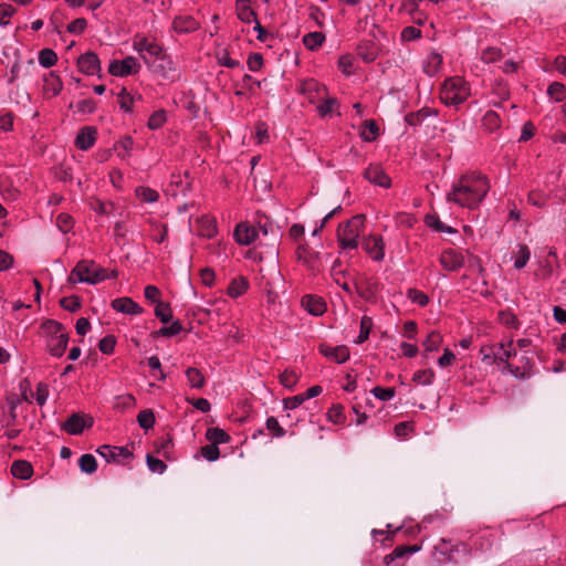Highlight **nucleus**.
Listing matches in <instances>:
<instances>
[{
	"label": "nucleus",
	"mask_w": 566,
	"mask_h": 566,
	"mask_svg": "<svg viewBox=\"0 0 566 566\" xmlns=\"http://www.w3.org/2000/svg\"><path fill=\"white\" fill-rule=\"evenodd\" d=\"M490 190V184L483 175H464L453 184L447 195V201L462 208L475 209Z\"/></svg>",
	"instance_id": "f257e3e1"
},
{
	"label": "nucleus",
	"mask_w": 566,
	"mask_h": 566,
	"mask_svg": "<svg viewBox=\"0 0 566 566\" xmlns=\"http://www.w3.org/2000/svg\"><path fill=\"white\" fill-rule=\"evenodd\" d=\"M133 48L151 72L166 80H175L178 76L174 61L159 44L146 38H138L134 40Z\"/></svg>",
	"instance_id": "f03ea898"
},
{
	"label": "nucleus",
	"mask_w": 566,
	"mask_h": 566,
	"mask_svg": "<svg viewBox=\"0 0 566 566\" xmlns=\"http://www.w3.org/2000/svg\"><path fill=\"white\" fill-rule=\"evenodd\" d=\"M41 328L46 336V348L53 357H62L69 344V334L61 323L48 319Z\"/></svg>",
	"instance_id": "7ed1b4c3"
},
{
	"label": "nucleus",
	"mask_w": 566,
	"mask_h": 566,
	"mask_svg": "<svg viewBox=\"0 0 566 566\" xmlns=\"http://www.w3.org/2000/svg\"><path fill=\"white\" fill-rule=\"evenodd\" d=\"M106 280L105 270L94 261L82 260L71 271L67 281L72 284L87 283L96 284Z\"/></svg>",
	"instance_id": "20e7f679"
},
{
	"label": "nucleus",
	"mask_w": 566,
	"mask_h": 566,
	"mask_svg": "<svg viewBox=\"0 0 566 566\" xmlns=\"http://www.w3.org/2000/svg\"><path fill=\"white\" fill-rule=\"evenodd\" d=\"M365 216L356 214L337 230V240L342 249H356L358 247V238L363 233Z\"/></svg>",
	"instance_id": "39448f33"
},
{
	"label": "nucleus",
	"mask_w": 566,
	"mask_h": 566,
	"mask_svg": "<svg viewBox=\"0 0 566 566\" xmlns=\"http://www.w3.org/2000/svg\"><path fill=\"white\" fill-rule=\"evenodd\" d=\"M470 90L464 80L461 77H451L446 81L441 93V99L447 105L458 107L467 101Z\"/></svg>",
	"instance_id": "423d86ee"
},
{
	"label": "nucleus",
	"mask_w": 566,
	"mask_h": 566,
	"mask_svg": "<svg viewBox=\"0 0 566 566\" xmlns=\"http://www.w3.org/2000/svg\"><path fill=\"white\" fill-rule=\"evenodd\" d=\"M140 65L136 57L126 56L123 60H113L109 62L108 72L114 76H127L138 73Z\"/></svg>",
	"instance_id": "0eeeda50"
},
{
	"label": "nucleus",
	"mask_w": 566,
	"mask_h": 566,
	"mask_svg": "<svg viewBox=\"0 0 566 566\" xmlns=\"http://www.w3.org/2000/svg\"><path fill=\"white\" fill-rule=\"evenodd\" d=\"M300 91L307 97L310 103L321 102V99L327 96L326 86L313 78L304 81L300 86Z\"/></svg>",
	"instance_id": "6e6552de"
},
{
	"label": "nucleus",
	"mask_w": 566,
	"mask_h": 566,
	"mask_svg": "<svg viewBox=\"0 0 566 566\" xmlns=\"http://www.w3.org/2000/svg\"><path fill=\"white\" fill-rule=\"evenodd\" d=\"M92 426V417H85L81 413H73L63 423L62 429L65 430L69 434L78 436L84 431L85 428H91Z\"/></svg>",
	"instance_id": "1a4fd4ad"
},
{
	"label": "nucleus",
	"mask_w": 566,
	"mask_h": 566,
	"mask_svg": "<svg viewBox=\"0 0 566 566\" xmlns=\"http://www.w3.org/2000/svg\"><path fill=\"white\" fill-rule=\"evenodd\" d=\"M361 247L374 261L380 262L384 260L385 245L381 237L373 234L365 237L361 241Z\"/></svg>",
	"instance_id": "9d476101"
},
{
	"label": "nucleus",
	"mask_w": 566,
	"mask_h": 566,
	"mask_svg": "<svg viewBox=\"0 0 566 566\" xmlns=\"http://www.w3.org/2000/svg\"><path fill=\"white\" fill-rule=\"evenodd\" d=\"M439 262L444 270L457 271L464 265V255L460 251L447 249L442 251Z\"/></svg>",
	"instance_id": "9b49d317"
},
{
	"label": "nucleus",
	"mask_w": 566,
	"mask_h": 566,
	"mask_svg": "<svg viewBox=\"0 0 566 566\" xmlns=\"http://www.w3.org/2000/svg\"><path fill=\"white\" fill-rule=\"evenodd\" d=\"M364 178L367 179L370 184L382 187L385 189H388L391 186V179L379 165H369L364 171Z\"/></svg>",
	"instance_id": "f8f14e48"
},
{
	"label": "nucleus",
	"mask_w": 566,
	"mask_h": 566,
	"mask_svg": "<svg viewBox=\"0 0 566 566\" xmlns=\"http://www.w3.org/2000/svg\"><path fill=\"white\" fill-rule=\"evenodd\" d=\"M80 71L86 75H96L101 72V62L94 52H86L77 59Z\"/></svg>",
	"instance_id": "ddd939ff"
},
{
	"label": "nucleus",
	"mask_w": 566,
	"mask_h": 566,
	"mask_svg": "<svg viewBox=\"0 0 566 566\" xmlns=\"http://www.w3.org/2000/svg\"><path fill=\"white\" fill-rule=\"evenodd\" d=\"M233 235L240 245H250L256 239L258 231L249 223L241 222L235 227Z\"/></svg>",
	"instance_id": "4468645a"
},
{
	"label": "nucleus",
	"mask_w": 566,
	"mask_h": 566,
	"mask_svg": "<svg viewBox=\"0 0 566 566\" xmlns=\"http://www.w3.org/2000/svg\"><path fill=\"white\" fill-rule=\"evenodd\" d=\"M112 308L127 315H138L143 308L130 297H118L112 301Z\"/></svg>",
	"instance_id": "2eb2a0df"
},
{
	"label": "nucleus",
	"mask_w": 566,
	"mask_h": 566,
	"mask_svg": "<svg viewBox=\"0 0 566 566\" xmlns=\"http://www.w3.org/2000/svg\"><path fill=\"white\" fill-rule=\"evenodd\" d=\"M96 452L107 462L115 461L118 457L125 459L132 457V452L125 447H113L108 444L101 446Z\"/></svg>",
	"instance_id": "dca6fc26"
},
{
	"label": "nucleus",
	"mask_w": 566,
	"mask_h": 566,
	"mask_svg": "<svg viewBox=\"0 0 566 566\" xmlns=\"http://www.w3.org/2000/svg\"><path fill=\"white\" fill-rule=\"evenodd\" d=\"M321 353L337 364H343L349 358V349L344 345L336 347H321Z\"/></svg>",
	"instance_id": "f3484780"
},
{
	"label": "nucleus",
	"mask_w": 566,
	"mask_h": 566,
	"mask_svg": "<svg viewBox=\"0 0 566 566\" xmlns=\"http://www.w3.org/2000/svg\"><path fill=\"white\" fill-rule=\"evenodd\" d=\"M302 306L312 315L319 316L326 310L325 302L317 296L306 295L302 300Z\"/></svg>",
	"instance_id": "a211bd4d"
},
{
	"label": "nucleus",
	"mask_w": 566,
	"mask_h": 566,
	"mask_svg": "<svg viewBox=\"0 0 566 566\" xmlns=\"http://www.w3.org/2000/svg\"><path fill=\"white\" fill-rule=\"evenodd\" d=\"M96 130L92 127H84L76 136L75 145L81 150L90 149L95 143Z\"/></svg>",
	"instance_id": "6ab92c4d"
},
{
	"label": "nucleus",
	"mask_w": 566,
	"mask_h": 566,
	"mask_svg": "<svg viewBox=\"0 0 566 566\" xmlns=\"http://www.w3.org/2000/svg\"><path fill=\"white\" fill-rule=\"evenodd\" d=\"M11 473L14 478L28 480L33 474L32 465L24 460H17L11 465Z\"/></svg>",
	"instance_id": "aec40b11"
},
{
	"label": "nucleus",
	"mask_w": 566,
	"mask_h": 566,
	"mask_svg": "<svg viewBox=\"0 0 566 566\" xmlns=\"http://www.w3.org/2000/svg\"><path fill=\"white\" fill-rule=\"evenodd\" d=\"M250 0L237 1L238 18L244 23L255 22L258 20L255 12L249 6Z\"/></svg>",
	"instance_id": "412c9836"
},
{
	"label": "nucleus",
	"mask_w": 566,
	"mask_h": 566,
	"mask_svg": "<svg viewBox=\"0 0 566 566\" xmlns=\"http://www.w3.org/2000/svg\"><path fill=\"white\" fill-rule=\"evenodd\" d=\"M249 287V282L244 276L233 279L227 290L230 297L237 298L245 293Z\"/></svg>",
	"instance_id": "4be33fe9"
},
{
	"label": "nucleus",
	"mask_w": 566,
	"mask_h": 566,
	"mask_svg": "<svg viewBox=\"0 0 566 566\" xmlns=\"http://www.w3.org/2000/svg\"><path fill=\"white\" fill-rule=\"evenodd\" d=\"M172 28L178 33H190L198 29V22L191 17L176 18Z\"/></svg>",
	"instance_id": "5701e85b"
},
{
	"label": "nucleus",
	"mask_w": 566,
	"mask_h": 566,
	"mask_svg": "<svg viewBox=\"0 0 566 566\" xmlns=\"http://www.w3.org/2000/svg\"><path fill=\"white\" fill-rule=\"evenodd\" d=\"M420 546L413 545V546H397L390 554L385 556V564L389 565L395 559L401 558L406 555H411L418 551H420Z\"/></svg>",
	"instance_id": "b1692460"
},
{
	"label": "nucleus",
	"mask_w": 566,
	"mask_h": 566,
	"mask_svg": "<svg viewBox=\"0 0 566 566\" xmlns=\"http://www.w3.org/2000/svg\"><path fill=\"white\" fill-rule=\"evenodd\" d=\"M441 64L442 56L439 53L432 52L427 56L423 63V71L429 76H433L439 72Z\"/></svg>",
	"instance_id": "393cba45"
},
{
	"label": "nucleus",
	"mask_w": 566,
	"mask_h": 566,
	"mask_svg": "<svg viewBox=\"0 0 566 566\" xmlns=\"http://www.w3.org/2000/svg\"><path fill=\"white\" fill-rule=\"evenodd\" d=\"M186 377L191 388L200 389L205 386V377L201 371L195 367H189L186 370Z\"/></svg>",
	"instance_id": "a878e982"
},
{
	"label": "nucleus",
	"mask_w": 566,
	"mask_h": 566,
	"mask_svg": "<svg viewBox=\"0 0 566 566\" xmlns=\"http://www.w3.org/2000/svg\"><path fill=\"white\" fill-rule=\"evenodd\" d=\"M515 252L514 268L516 270L523 269L531 258V251L525 244H517Z\"/></svg>",
	"instance_id": "bb28decb"
},
{
	"label": "nucleus",
	"mask_w": 566,
	"mask_h": 566,
	"mask_svg": "<svg viewBox=\"0 0 566 566\" xmlns=\"http://www.w3.org/2000/svg\"><path fill=\"white\" fill-rule=\"evenodd\" d=\"M206 437L216 446L227 443L230 440V436L220 428H209L206 432Z\"/></svg>",
	"instance_id": "cd10ccee"
},
{
	"label": "nucleus",
	"mask_w": 566,
	"mask_h": 566,
	"mask_svg": "<svg viewBox=\"0 0 566 566\" xmlns=\"http://www.w3.org/2000/svg\"><path fill=\"white\" fill-rule=\"evenodd\" d=\"M136 197L147 203H155L159 199V193L149 187H137L135 190Z\"/></svg>",
	"instance_id": "c85d7f7f"
},
{
	"label": "nucleus",
	"mask_w": 566,
	"mask_h": 566,
	"mask_svg": "<svg viewBox=\"0 0 566 566\" xmlns=\"http://www.w3.org/2000/svg\"><path fill=\"white\" fill-rule=\"evenodd\" d=\"M78 467H80L81 471L86 474L94 473L97 469V462H96L95 457L90 453H85V454L81 455V458L78 460Z\"/></svg>",
	"instance_id": "c756f323"
},
{
	"label": "nucleus",
	"mask_w": 566,
	"mask_h": 566,
	"mask_svg": "<svg viewBox=\"0 0 566 566\" xmlns=\"http://www.w3.org/2000/svg\"><path fill=\"white\" fill-rule=\"evenodd\" d=\"M325 36L322 32H310L304 35L303 43L308 50H316L324 42Z\"/></svg>",
	"instance_id": "7c9ffc66"
},
{
	"label": "nucleus",
	"mask_w": 566,
	"mask_h": 566,
	"mask_svg": "<svg viewBox=\"0 0 566 566\" xmlns=\"http://www.w3.org/2000/svg\"><path fill=\"white\" fill-rule=\"evenodd\" d=\"M166 120H167L166 111L158 109L150 115V117L147 122V127L151 130H157L166 123Z\"/></svg>",
	"instance_id": "2f4dec72"
},
{
	"label": "nucleus",
	"mask_w": 566,
	"mask_h": 566,
	"mask_svg": "<svg viewBox=\"0 0 566 566\" xmlns=\"http://www.w3.org/2000/svg\"><path fill=\"white\" fill-rule=\"evenodd\" d=\"M155 421V415L150 409L142 410L137 416L138 424L146 431L154 427Z\"/></svg>",
	"instance_id": "473e14b6"
},
{
	"label": "nucleus",
	"mask_w": 566,
	"mask_h": 566,
	"mask_svg": "<svg viewBox=\"0 0 566 566\" xmlns=\"http://www.w3.org/2000/svg\"><path fill=\"white\" fill-rule=\"evenodd\" d=\"M436 556L439 562H453V552L449 549L448 543L441 539V543L434 547Z\"/></svg>",
	"instance_id": "72a5a7b5"
},
{
	"label": "nucleus",
	"mask_w": 566,
	"mask_h": 566,
	"mask_svg": "<svg viewBox=\"0 0 566 566\" xmlns=\"http://www.w3.org/2000/svg\"><path fill=\"white\" fill-rule=\"evenodd\" d=\"M57 61L56 53L51 49H43L39 53V63L41 66L49 69Z\"/></svg>",
	"instance_id": "f704fd0d"
},
{
	"label": "nucleus",
	"mask_w": 566,
	"mask_h": 566,
	"mask_svg": "<svg viewBox=\"0 0 566 566\" xmlns=\"http://www.w3.org/2000/svg\"><path fill=\"white\" fill-rule=\"evenodd\" d=\"M547 94L555 102H562L566 97V87L559 82H553L547 88Z\"/></svg>",
	"instance_id": "c9c22d12"
},
{
	"label": "nucleus",
	"mask_w": 566,
	"mask_h": 566,
	"mask_svg": "<svg viewBox=\"0 0 566 566\" xmlns=\"http://www.w3.org/2000/svg\"><path fill=\"white\" fill-rule=\"evenodd\" d=\"M356 290L361 297L370 300L377 293V284L370 280H365V286L356 285Z\"/></svg>",
	"instance_id": "e433bc0d"
},
{
	"label": "nucleus",
	"mask_w": 566,
	"mask_h": 566,
	"mask_svg": "<svg viewBox=\"0 0 566 566\" xmlns=\"http://www.w3.org/2000/svg\"><path fill=\"white\" fill-rule=\"evenodd\" d=\"M500 122L499 115L493 111L486 112L482 118V125L490 132L500 127Z\"/></svg>",
	"instance_id": "4c0bfd02"
},
{
	"label": "nucleus",
	"mask_w": 566,
	"mask_h": 566,
	"mask_svg": "<svg viewBox=\"0 0 566 566\" xmlns=\"http://www.w3.org/2000/svg\"><path fill=\"white\" fill-rule=\"evenodd\" d=\"M434 373L431 369L418 370L413 374L412 380L419 385L428 386L432 384Z\"/></svg>",
	"instance_id": "58836bf2"
},
{
	"label": "nucleus",
	"mask_w": 566,
	"mask_h": 566,
	"mask_svg": "<svg viewBox=\"0 0 566 566\" xmlns=\"http://www.w3.org/2000/svg\"><path fill=\"white\" fill-rule=\"evenodd\" d=\"M134 140L132 137L126 136L122 140H119L116 145V149L118 150V156L122 159H125L127 156H129L132 149H133Z\"/></svg>",
	"instance_id": "ea45409f"
},
{
	"label": "nucleus",
	"mask_w": 566,
	"mask_h": 566,
	"mask_svg": "<svg viewBox=\"0 0 566 566\" xmlns=\"http://www.w3.org/2000/svg\"><path fill=\"white\" fill-rule=\"evenodd\" d=\"M155 315L160 319L161 323H169L171 319V310L169 304L158 302L155 308Z\"/></svg>",
	"instance_id": "a19ab883"
},
{
	"label": "nucleus",
	"mask_w": 566,
	"mask_h": 566,
	"mask_svg": "<svg viewBox=\"0 0 566 566\" xmlns=\"http://www.w3.org/2000/svg\"><path fill=\"white\" fill-rule=\"evenodd\" d=\"M146 463L148 469L154 473L163 474L167 469V465L163 460L157 459L150 454L146 457Z\"/></svg>",
	"instance_id": "79ce46f5"
},
{
	"label": "nucleus",
	"mask_w": 566,
	"mask_h": 566,
	"mask_svg": "<svg viewBox=\"0 0 566 566\" xmlns=\"http://www.w3.org/2000/svg\"><path fill=\"white\" fill-rule=\"evenodd\" d=\"M182 331V325L179 321H172L170 325L163 326L158 334L165 337H174Z\"/></svg>",
	"instance_id": "37998d69"
},
{
	"label": "nucleus",
	"mask_w": 566,
	"mask_h": 566,
	"mask_svg": "<svg viewBox=\"0 0 566 566\" xmlns=\"http://www.w3.org/2000/svg\"><path fill=\"white\" fill-rule=\"evenodd\" d=\"M323 103L317 106V112L321 116H327L333 113L334 107L337 105V99L334 97L321 99Z\"/></svg>",
	"instance_id": "c03bdc74"
},
{
	"label": "nucleus",
	"mask_w": 566,
	"mask_h": 566,
	"mask_svg": "<svg viewBox=\"0 0 566 566\" xmlns=\"http://www.w3.org/2000/svg\"><path fill=\"white\" fill-rule=\"evenodd\" d=\"M371 327V319L369 317L364 316L360 322V331L357 336L356 343L361 344L369 337V332Z\"/></svg>",
	"instance_id": "a18cd8bd"
},
{
	"label": "nucleus",
	"mask_w": 566,
	"mask_h": 566,
	"mask_svg": "<svg viewBox=\"0 0 566 566\" xmlns=\"http://www.w3.org/2000/svg\"><path fill=\"white\" fill-rule=\"evenodd\" d=\"M365 128H366V130L363 132V134H361L363 139L366 142L374 140L378 135V126L375 123V120H371V119L366 120Z\"/></svg>",
	"instance_id": "49530a36"
},
{
	"label": "nucleus",
	"mask_w": 566,
	"mask_h": 566,
	"mask_svg": "<svg viewBox=\"0 0 566 566\" xmlns=\"http://www.w3.org/2000/svg\"><path fill=\"white\" fill-rule=\"evenodd\" d=\"M441 342V336L437 332L430 333L427 338L423 340L422 345L426 350L433 352L437 350Z\"/></svg>",
	"instance_id": "de8ad7c7"
},
{
	"label": "nucleus",
	"mask_w": 566,
	"mask_h": 566,
	"mask_svg": "<svg viewBox=\"0 0 566 566\" xmlns=\"http://www.w3.org/2000/svg\"><path fill=\"white\" fill-rule=\"evenodd\" d=\"M60 304L69 312H76L81 307L80 297L75 295L61 298Z\"/></svg>",
	"instance_id": "09e8293b"
},
{
	"label": "nucleus",
	"mask_w": 566,
	"mask_h": 566,
	"mask_svg": "<svg viewBox=\"0 0 566 566\" xmlns=\"http://www.w3.org/2000/svg\"><path fill=\"white\" fill-rule=\"evenodd\" d=\"M371 394L381 401H388L395 397L396 390L394 388L375 387Z\"/></svg>",
	"instance_id": "8fccbe9b"
},
{
	"label": "nucleus",
	"mask_w": 566,
	"mask_h": 566,
	"mask_svg": "<svg viewBox=\"0 0 566 566\" xmlns=\"http://www.w3.org/2000/svg\"><path fill=\"white\" fill-rule=\"evenodd\" d=\"M503 56L502 51L496 48H486L482 52V60L485 63H493L501 60Z\"/></svg>",
	"instance_id": "3c124183"
},
{
	"label": "nucleus",
	"mask_w": 566,
	"mask_h": 566,
	"mask_svg": "<svg viewBox=\"0 0 566 566\" xmlns=\"http://www.w3.org/2000/svg\"><path fill=\"white\" fill-rule=\"evenodd\" d=\"M201 454L205 459L212 462L219 459L220 451L218 446L210 443L201 448Z\"/></svg>",
	"instance_id": "603ef678"
},
{
	"label": "nucleus",
	"mask_w": 566,
	"mask_h": 566,
	"mask_svg": "<svg viewBox=\"0 0 566 566\" xmlns=\"http://www.w3.org/2000/svg\"><path fill=\"white\" fill-rule=\"evenodd\" d=\"M265 424L266 429L273 433V437L281 438L285 434V430L280 426L275 417H269Z\"/></svg>",
	"instance_id": "864d4df0"
},
{
	"label": "nucleus",
	"mask_w": 566,
	"mask_h": 566,
	"mask_svg": "<svg viewBox=\"0 0 566 566\" xmlns=\"http://www.w3.org/2000/svg\"><path fill=\"white\" fill-rule=\"evenodd\" d=\"M408 297L419 306H426L429 303V297L421 291L410 289L408 291Z\"/></svg>",
	"instance_id": "5fc2aeb1"
},
{
	"label": "nucleus",
	"mask_w": 566,
	"mask_h": 566,
	"mask_svg": "<svg viewBox=\"0 0 566 566\" xmlns=\"http://www.w3.org/2000/svg\"><path fill=\"white\" fill-rule=\"evenodd\" d=\"M76 107V112L77 113H81V114H91L95 111L96 108V104L93 99L91 98H87V99H82V101H78L75 105Z\"/></svg>",
	"instance_id": "6e6d98bb"
},
{
	"label": "nucleus",
	"mask_w": 566,
	"mask_h": 566,
	"mask_svg": "<svg viewBox=\"0 0 566 566\" xmlns=\"http://www.w3.org/2000/svg\"><path fill=\"white\" fill-rule=\"evenodd\" d=\"M281 384L286 388H293L297 382V375L295 371L292 370H285L281 377Z\"/></svg>",
	"instance_id": "4d7b16f0"
},
{
	"label": "nucleus",
	"mask_w": 566,
	"mask_h": 566,
	"mask_svg": "<svg viewBox=\"0 0 566 566\" xmlns=\"http://www.w3.org/2000/svg\"><path fill=\"white\" fill-rule=\"evenodd\" d=\"M421 36V31L416 27H406L401 31V39L403 41H412Z\"/></svg>",
	"instance_id": "13d9d810"
},
{
	"label": "nucleus",
	"mask_w": 566,
	"mask_h": 566,
	"mask_svg": "<svg viewBox=\"0 0 566 566\" xmlns=\"http://www.w3.org/2000/svg\"><path fill=\"white\" fill-rule=\"evenodd\" d=\"M86 25L87 22L84 18H77L67 25V31L70 33L80 34L85 30Z\"/></svg>",
	"instance_id": "bf43d9fd"
},
{
	"label": "nucleus",
	"mask_w": 566,
	"mask_h": 566,
	"mask_svg": "<svg viewBox=\"0 0 566 566\" xmlns=\"http://www.w3.org/2000/svg\"><path fill=\"white\" fill-rule=\"evenodd\" d=\"M115 347V338L113 336H105L99 340L98 348L103 354L113 353Z\"/></svg>",
	"instance_id": "052dcab7"
},
{
	"label": "nucleus",
	"mask_w": 566,
	"mask_h": 566,
	"mask_svg": "<svg viewBox=\"0 0 566 566\" xmlns=\"http://www.w3.org/2000/svg\"><path fill=\"white\" fill-rule=\"evenodd\" d=\"M304 401H305V399H304L303 394L296 395L293 397L285 398L283 400V406L285 409L293 410V409L298 408Z\"/></svg>",
	"instance_id": "680f3d73"
},
{
	"label": "nucleus",
	"mask_w": 566,
	"mask_h": 566,
	"mask_svg": "<svg viewBox=\"0 0 566 566\" xmlns=\"http://www.w3.org/2000/svg\"><path fill=\"white\" fill-rule=\"evenodd\" d=\"M263 59L262 55L259 53H252L249 55L248 59V69L251 72H256L262 67Z\"/></svg>",
	"instance_id": "e2e57ef3"
},
{
	"label": "nucleus",
	"mask_w": 566,
	"mask_h": 566,
	"mask_svg": "<svg viewBox=\"0 0 566 566\" xmlns=\"http://www.w3.org/2000/svg\"><path fill=\"white\" fill-rule=\"evenodd\" d=\"M515 355V352L506 349L503 344H500L495 354V361L507 363V360Z\"/></svg>",
	"instance_id": "0e129e2a"
},
{
	"label": "nucleus",
	"mask_w": 566,
	"mask_h": 566,
	"mask_svg": "<svg viewBox=\"0 0 566 566\" xmlns=\"http://www.w3.org/2000/svg\"><path fill=\"white\" fill-rule=\"evenodd\" d=\"M13 13L14 9L11 6L0 4V25H8Z\"/></svg>",
	"instance_id": "69168bd1"
},
{
	"label": "nucleus",
	"mask_w": 566,
	"mask_h": 566,
	"mask_svg": "<svg viewBox=\"0 0 566 566\" xmlns=\"http://www.w3.org/2000/svg\"><path fill=\"white\" fill-rule=\"evenodd\" d=\"M56 224L62 232H67L72 228V218L69 214L61 213L56 219Z\"/></svg>",
	"instance_id": "338daca9"
},
{
	"label": "nucleus",
	"mask_w": 566,
	"mask_h": 566,
	"mask_svg": "<svg viewBox=\"0 0 566 566\" xmlns=\"http://www.w3.org/2000/svg\"><path fill=\"white\" fill-rule=\"evenodd\" d=\"M499 317H500L501 323L506 326L515 327L517 324L516 316L511 312L501 311L499 313Z\"/></svg>",
	"instance_id": "774afa93"
}]
</instances>
